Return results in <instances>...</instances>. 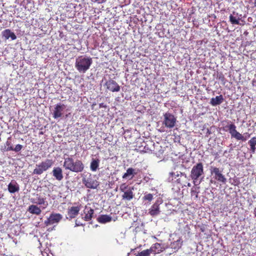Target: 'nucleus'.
<instances>
[{
	"label": "nucleus",
	"instance_id": "1",
	"mask_svg": "<svg viewBox=\"0 0 256 256\" xmlns=\"http://www.w3.org/2000/svg\"><path fill=\"white\" fill-rule=\"evenodd\" d=\"M63 166L66 170L77 173L82 172L84 168V165L81 160H74L70 157L64 158Z\"/></svg>",
	"mask_w": 256,
	"mask_h": 256
},
{
	"label": "nucleus",
	"instance_id": "19",
	"mask_svg": "<svg viewBox=\"0 0 256 256\" xmlns=\"http://www.w3.org/2000/svg\"><path fill=\"white\" fill-rule=\"evenodd\" d=\"M136 174L134 169L130 168L127 169L126 172L123 174L122 178L132 180Z\"/></svg>",
	"mask_w": 256,
	"mask_h": 256
},
{
	"label": "nucleus",
	"instance_id": "20",
	"mask_svg": "<svg viewBox=\"0 0 256 256\" xmlns=\"http://www.w3.org/2000/svg\"><path fill=\"white\" fill-rule=\"evenodd\" d=\"M28 211L32 214L38 216L40 215L42 212V210L40 208L34 204L30 206L28 209Z\"/></svg>",
	"mask_w": 256,
	"mask_h": 256
},
{
	"label": "nucleus",
	"instance_id": "30",
	"mask_svg": "<svg viewBox=\"0 0 256 256\" xmlns=\"http://www.w3.org/2000/svg\"><path fill=\"white\" fill-rule=\"evenodd\" d=\"M230 20L232 24H239V20L234 16L232 14L230 16Z\"/></svg>",
	"mask_w": 256,
	"mask_h": 256
},
{
	"label": "nucleus",
	"instance_id": "12",
	"mask_svg": "<svg viewBox=\"0 0 256 256\" xmlns=\"http://www.w3.org/2000/svg\"><path fill=\"white\" fill-rule=\"evenodd\" d=\"M164 248H163L161 244L159 243H155L153 244L150 248L148 249L150 252V254H158L162 252L164 250Z\"/></svg>",
	"mask_w": 256,
	"mask_h": 256
},
{
	"label": "nucleus",
	"instance_id": "9",
	"mask_svg": "<svg viewBox=\"0 0 256 256\" xmlns=\"http://www.w3.org/2000/svg\"><path fill=\"white\" fill-rule=\"evenodd\" d=\"M62 218V215L60 214L52 213L49 218L45 220L44 224L48 226L54 224L58 223Z\"/></svg>",
	"mask_w": 256,
	"mask_h": 256
},
{
	"label": "nucleus",
	"instance_id": "6",
	"mask_svg": "<svg viewBox=\"0 0 256 256\" xmlns=\"http://www.w3.org/2000/svg\"><path fill=\"white\" fill-rule=\"evenodd\" d=\"M134 190V188L133 186H130L125 183L120 184V190L121 192H123V194L122 196V200H132L134 196L132 192Z\"/></svg>",
	"mask_w": 256,
	"mask_h": 256
},
{
	"label": "nucleus",
	"instance_id": "14",
	"mask_svg": "<svg viewBox=\"0 0 256 256\" xmlns=\"http://www.w3.org/2000/svg\"><path fill=\"white\" fill-rule=\"evenodd\" d=\"M52 176L58 180H62L64 178L62 168L59 166L54 167L52 171Z\"/></svg>",
	"mask_w": 256,
	"mask_h": 256
},
{
	"label": "nucleus",
	"instance_id": "32",
	"mask_svg": "<svg viewBox=\"0 0 256 256\" xmlns=\"http://www.w3.org/2000/svg\"><path fill=\"white\" fill-rule=\"evenodd\" d=\"M198 192H196L195 190H194L193 188H192L191 190V194H192V196H195V197L196 198H198Z\"/></svg>",
	"mask_w": 256,
	"mask_h": 256
},
{
	"label": "nucleus",
	"instance_id": "39",
	"mask_svg": "<svg viewBox=\"0 0 256 256\" xmlns=\"http://www.w3.org/2000/svg\"><path fill=\"white\" fill-rule=\"evenodd\" d=\"M255 5L256 6V2L255 3Z\"/></svg>",
	"mask_w": 256,
	"mask_h": 256
},
{
	"label": "nucleus",
	"instance_id": "7",
	"mask_svg": "<svg viewBox=\"0 0 256 256\" xmlns=\"http://www.w3.org/2000/svg\"><path fill=\"white\" fill-rule=\"evenodd\" d=\"M210 172L212 178L214 180L222 184H226V178L225 176L222 174V170L219 168L215 166H210Z\"/></svg>",
	"mask_w": 256,
	"mask_h": 256
},
{
	"label": "nucleus",
	"instance_id": "26",
	"mask_svg": "<svg viewBox=\"0 0 256 256\" xmlns=\"http://www.w3.org/2000/svg\"><path fill=\"white\" fill-rule=\"evenodd\" d=\"M252 152L254 153L256 151V136L252 138L248 142Z\"/></svg>",
	"mask_w": 256,
	"mask_h": 256
},
{
	"label": "nucleus",
	"instance_id": "24",
	"mask_svg": "<svg viewBox=\"0 0 256 256\" xmlns=\"http://www.w3.org/2000/svg\"><path fill=\"white\" fill-rule=\"evenodd\" d=\"M230 134L232 137L235 138L238 140L246 141V138L238 132L236 129Z\"/></svg>",
	"mask_w": 256,
	"mask_h": 256
},
{
	"label": "nucleus",
	"instance_id": "35",
	"mask_svg": "<svg viewBox=\"0 0 256 256\" xmlns=\"http://www.w3.org/2000/svg\"><path fill=\"white\" fill-rule=\"evenodd\" d=\"M244 135L245 136L244 138H246L247 139L248 138H249L250 137V134L248 132H246L244 134Z\"/></svg>",
	"mask_w": 256,
	"mask_h": 256
},
{
	"label": "nucleus",
	"instance_id": "31",
	"mask_svg": "<svg viewBox=\"0 0 256 256\" xmlns=\"http://www.w3.org/2000/svg\"><path fill=\"white\" fill-rule=\"evenodd\" d=\"M150 254L148 249H146L138 252L135 256H149Z\"/></svg>",
	"mask_w": 256,
	"mask_h": 256
},
{
	"label": "nucleus",
	"instance_id": "18",
	"mask_svg": "<svg viewBox=\"0 0 256 256\" xmlns=\"http://www.w3.org/2000/svg\"><path fill=\"white\" fill-rule=\"evenodd\" d=\"M8 192L12 194L18 192L20 190V187L18 184L14 180H12L8 184Z\"/></svg>",
	"mask_w": 256,
	"mask_h": 256
},
{
	"label": "nucleus",
	"instance_id": "29",
	"mask_svg": "<svg viewBox=\"0 0 256 256\" xmlns=\"http://www.w3.org/2000/svg\"><path fill=\"white\" fill-rule=\"evenodd\" d=\"M153 194H145L144 196L142 197V200L144 201L150 202L153 200Z\"/></svg>",
	"mask_w": 256,
	"mask_h": 256
},
{
	"label": "nucleus",
	"instance_id": "2",
	"mask_svg": "<svg viewBox=\"0 0 256 256\" xmlns=\"http://www.w3.org/2000/svg\"><path fill=\"white\" fill-rule=\"evenodd\" d=\"M92 64L90 57L80 56L76 59L75 68L80 73H85L88 71Z\"/></svg>",
	"mask_w": 256,
	"mask_h": 256
},
{
	"label": "nucleus",
	"instance_id": "37",
	"mask_svg": "<svg viewBox=\"0 0 256 256\" xmlns=\"http://www.w3.org/2000/svg\"><path fill=\"white\" fill-rule=\"evenodd\" d=\"M188 186H190V183L188 184Z\"/></svg>",
	"mask_w": 256,
	"mask_h": 256
},
{
	"label": "nucleus",
	"instance_id": "17",
	"mask_svg": "<svg viewBox=\"0 0 256 256\" xmlns=\"http://www.w3.org/2000/svg\"><path fill=\"white\" fill-rule=\"evenodd\" d=\"M2 36L5 40H8L10 38L12 40H14L16 38V36L14 33L10 29H6L2 32Z\"/></svg>",
	"mask_w": 256,
	"mask_h": 256
},
{
	"label": "nucleus",
	"instance_id": "23",
	"mask_svg": "<svg viewBox=\"0 0 256 256\" xmlns=\"http://www.w3.org/2000/svg\"><path fill=\"white\" fill-rule=\"evenodd\" d=\"M112 218L106 214H102L99 216L97 220L98 222L101 224H105L112 220Z\"/></svg>",
	"mask_w": 256,
	"mask_h": 256
},
{
	"label": "nucleus",
	"instance_id": "10",
	"mask_svg": "<svg viewBox=\"0 0 256 256\" xmlns=\"http://www.w3.org/2000/svg\"><path fill=\"white\" fill-rule=\"evenodd\" d=\"M105 85L107 89L112 92H118L120 90V86L115 80L112 79L108 80L106 82Z\"/></svg>",
	"mask_w": 256,
	"mask_h": 256
},
{
	"label": "nucleus",
	"instance_id": "38",
	"mask_svg": "<svg viewBox=\"0 0 256 256\" xmlns=\"http://www.w3.org/2000/svg\"><path fill=\"white\" fill-rule=\"evenodd\" d=\"M255 212H256V211Z\"/></svg>",
	"mask_w": 256,
	"mask_h": 256
},
{
	"label": "nucleus",
	"instance_id": "25",
	"mask_svg": "<svg viewBox=\"0 0 256 256\" xmlns=\"http://www.w3.org/2000/svg\"><path fill=\"white\" fill-rule=\"evenodd\" d=\"M36 202H33L39 204V205H44V206L43 207V208H45L47 207L48 206V203L46 201V199L44 198H43L40 196L38 197H37L36 199Z\"/></svg>",
	"mask_w": 256,
	"mask_h": 256
},
{
	"label": "nucleus",
	"instance_id": "4",
	"mask_svg": "<svg viewBox=\"0 0 256 256\" xmlns=\"http://www.w3.org/2000/svg\"><path fill=\"white\" fill-rule=\"evenodd\" d=\"M204 174L203 164L202 162L197 163L192 168L190 178L192 180L193 183H196L199 179H202Z\"/></svg>",
	"mask_w": 256,
	"mask_h": 256
},
{
	"label": "nucleus",
	"instance_id": "34",
	"mask_svg": "<svg viewBox=\"0 0 256 256\" xmlns=\"http://www.w3.org/2000/svg\"><path fill=\"white\" fill-rule=\"evenodd\" d=\"M90 1L92 2H98V3H100L103 2L104 0H90Z\"/></svg>",
	"mask_w": 256,
	"mask_h": 256
},
{
	"label": "nucleus",
	"instance_id": "16",
	"mask_svg": "<svg viewBox=\"0 0 256 256\" xmlns=\"http://www.w3.org/2000/svg\"><path fill=\"white\" fill-rule=\"evenodd\" d=\"M160 204L158 202H154L149 209V214L152 216H157L160 213Z\"/></svg>",
	"mask_w": 256,
	"mask_h": 256
},
{
	"label": "nucleus",
	"instance_id": "5",
	"mask_svg": "<svg viewBox=\"0 0 256 256\" xmlns=\"http://www.w3.org/2000/svg\"><path fill=\"white\" fill-rule=\"evenodd\" d=\"M54 164V161L50 159H46L39 164H36V168L33 170L34 174L40 175L44 172L48 170Z\"/></svg>",
	"mask_w": 256,
	"mask_h": 256
},
{
	"label": "nucleus",
	"instance_id": "8",
	"mask_svg": "<svg viewBox=\"0 0 256 256\" xmlns=\"http://www.w3.org/2000/svg\"><path fill=\"white\" fill-rule=\"evenodd\" d=\"M164 120L163 124L168 128H172L174 126L176 119L174 116L168 112H166L164 114Z\"/></svg>",
	"mask_w": 256,
	"mask_h": 256
},
{
	"label": "nucleus",
	"instance_id": "33",
	"mask_svg": "<svg viewBox=\"0 0 256 256\" xmlns=\"http://www.w3.org/2000/svg\"><path fill=\"white\" fill-rule=\"evenodd\" d=\"M106 106L104 103L99 104V108H106Z\"/></svg>",
	"mask_w": 256,
	"mask_h": 256
},
{
	"label": "nucleus",
	"instance_id": "27",
	"mask_svg": "<svg viewBox=\"0 0 256 256\" xmlns=\"http://www.w3.org/2000/svg\"><path fill=\"white\" fill-rule=\"evenodd\" d=\"M22 148V146L20 144H18L16 146L15 148H13L12 146H10L9 147L6 148V151H10L13 150L16 152H18L21 150Z\"/></svg>",
	"mask_w": 256,
	"mask_h": 256
},
{
	"label": "nucleus",
	"instance_id": "3",
	"mask_svg": "<svg viewBox=\"0 0 256 256\" xmlns=\"http://www.w3.org/2000/svg\"><path fill=\"white\" fill-rule=\"evenodd\" d=\"M82 184L86 188L96 189L100 185L94 176L90 172H84L82 174Z\"/></svg>",
	"mask_w": 256,
	"mask_h": 256
},
{
	"label": "nucleus",
	"instance_id": "36",
	"mask_svg": "<svg viewBox=\"0 0 256 256\" xmlns=\"http://www.w3.org/2000/svg\"><path fill=\"white\" fill-rule=\"evenodd\" d=\"M6 145L8 146V147H9V146H11V143H10V142H8V141H7V142H6Z\"/></svg>",
	"mask_w": 256,
	"mask_h": 256
},
{
	"label": "nucleus",
	"instance_id": "21",
	"mask_svg": "<svg viewBox=\"0 0 256 256\" xmlns=\"http://www.w3.org/2000/svg\"><path fill=\"white\" fill-rule=\"evenodd\" d=\"M224 101V98L222 95L216 96V98H212L210 100V104L212 106L219 105Z\"/></svg>",
	"mask_w": 256,
	"mask_h": 256
},
{
	"label": "nucleus",
	"instance_id": "22",
	"mask_svg": "<svg viewBox=\"0 0 256 256\" xmlns=\"http://www.w3.org/2000/svg\"><path fill=\"white\" fill-rule=\"evenodd\" d=\"M100 160L98 158H92L90 164V169L92 172H96L98 168Z\"/></svg>",
	"mask_w": 256,
	"mask_h": 256
},
{
	"label": "nucleus",
	"instance_id": "11",
	"mask_svg": "<svg viewBox=\"0 0 256 256\" xmlns=\"http://www.w3.org/2000/svg\"><path fill=\"white\" fill-rule=\"evenodd\" d=\"M65 106L64 104L59 103L56 104L52 113L53 118H58L61 117L62 114V112Z\"/></svg>",
	"mask_w": 256,
	"mask_h": 256
},
{
	"label": "nucleus",
	"instance_id": "15",
	"mask_svg": "<svg viewBox=\"0 0 256 256\" xmlns=\"http://www.w3.org/2000/svg\"><path fill=\"white\" fill-rule=\"evenodd\" d=\"M84 220L86 221H90L92 220L94 214V210L91 208L86 206L84 210Z\"/></svg>",
	"mask_w": 256,
	"mask_h": 256
},
{
	"label": "nucleus",
	"instance_id": "13",
	"mask_svg": "<svg viewBox=\"0 0 256 256\" xmlns=\"http://www.w3.org/2000/svg\"><path fill=\"white\" fill-rule=\"evenodd\" d=\"M80 210V205L76 206H72L68 208V216L70 219L75 218Z\"/></svg>",
	"mask_w": 256,
	"mask_h": 256
},
{
	"label": "nucleus",
	"instance_id": "28",
	"mask_svg": "<svg viewBox=\"0 0 256 256\" xmlns=\"http://www.w3.org/2000/svg\"><path fill=\"white\" fill-rule=\"evenodd\" d=\"M236 125L233 123H230V124L226 126L224 130L225 131L228 130L230 134H232V132L236 129Z\"/></svg>",
	"mask_w": 256,
	"mask_h": 256
}]
</instances>
